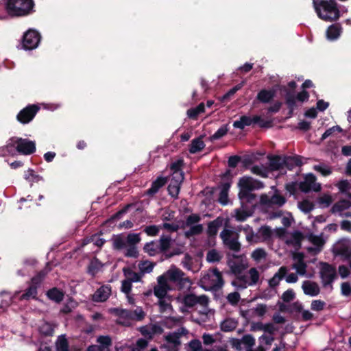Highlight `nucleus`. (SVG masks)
I'll return each instance as SVG.
<instances>
[{
  "instance_id": "obj_1",
  "label": "nucleus",
  "mask_w": 351,
  "mask_h": 351,
  "mask_svg": "<svg viewBox=\"0 0 351 351\" xmlns=\"http://www.w3.org/2000/svg\"><path fill=\"white\" fill-rule=\"evenodd\" d=\"M317 16L326 22L337 21L341 16V11L336 0H312Z\"/></svg>"
},
{
  "instance_id": "obj_2",
  "label": "nucleus",
  "mask_w": 351,
  "mask_h": 351,
  "mask_svg": "<svg viewBox=\"0 0 351 351\" xmlns=\"http://www.w3.org/2000/svg\"><path fill=\"white\" fill-rule=\"evenodd\" d=\"M34 0H7L5 10L11 16H25L35 12Z\"/></svg>"
},
{
  "instance_id": "obj_3",
  "label": "nucleus",
  "mask_w": 351,
  "mask_h": 351,
  "mask_svg": "<svg viewBox=\"0 0 351 351\" xmlns=\"http://www.w3.org/2000/svg\"><path fill=\"white\" fill-rule=\"evenodd\" d=\"M172 244V239L170 235L162 234L157 241H152L146 243L143 246V251L150 256H154L158 254H165L169 250Z\"/></svg>"
},
{
  "instance_id": "obj_4",
  "label": "nucleus",
  "mask_w": 351,
  "mask_h": 351,
  "mask_svg": "<svg viewBox=\"0 0 351 351\" xmlns=\"http://www.w3.org/2000/svg\"><path fill=\"white\" fill-rule=\"evenodd\" d=\"M48 271L46 269L38 271L31 280L27 282L28 287L24 291L20 297V300H29L38 299V289L40 287L41 284L45 278Z\"/></svg>"
},
{
  "instance_id": "obj_5",
  "label": "nucleus",
  "mask_w": 351,
  "mask_h": 351,
  "mask_svg": "<svg viewBox=\"0 0 351 351\" xmlns=\"http://www.w3.org/2000/svg\"><path fill=\"white\" fill-rule=\"evenodd\" d=\"M14 147L19 153L23 155H31L36 150L34 141L16 136L10 138L8 143L5 145V149L9 152Z\"/></svg>"
},
{
  "instance_id": "obj_6",
  "label": "nucleus",
  "mask_w": 351,
  "mask_h": 351,
  "mask_svg": "<svg viewBox=\"0 0 351 351\" xmlns=\"http://www.w3.org/2000/svg\"><path fill=\"white\" fill-rule=\"evenodd\" d=\"M161 276H165L167 282H171L176 284L178 290L184 289L186 284H189V286L191 284V279L186 276L185 273L174 265L171 266Z\"/></svg>"
},
{
  "instance_id": "obj_7",
  "label": "nucleus",
  "mask_w": 351,
  "mask_h": 351,
  "mask_svg": "<svg viewBox=\"0 0 351 351\" xmlns=\"http://www.w3.org/2000/svg\"><path fill=\"white\" fill-rule=\"evenodd\" d=\"M40 39L41 36L38 31L29 29L26 32H25L23 36V48L25 50L34 49L38 46Z\"/></svg>"
},
{
  "instance_id": "obj_8",
  "label": "nucleus",
  "mask_w": 351,
  "mask_h": 351,
  "mask_svg": "<svg viewBox=\"0 0 351 351\" xmlns=\"http://www.w3.org/2000/svg\"><path fill=\"white\" fill-rule=\"evenodd\" d=\"M40 110L38 105L29 104L19 111L16 115V120L23 125L28 124L34 119Z\"/></svg>"
},
{
  "instance_id": "obj_9",
  "label": "nucleus",
  "mask_w": 351,
  "mask_h": 351,
  "mask_svg": "<svg viewBox=\"0 0 351 351\" xmlns=\"http://www.w3.org/2000/svg\"><path fill=\"white\" fill-rule=\"evenodd\" d=\"M337 276L336 268L333 265L328 263H321L320 278L324 287L331 285Z\"/></svg>"
},
{
  "instance_id": "obj_10",
  "label": "nucleus",
  "mask_w": 351,
  "mask_h": 351,
  "mask_svg": "<svg viewBox=\"0 0 351 351\" xmlns=\"http://www.w3.org/2000/svg\"><path fill=\"white\" fill-rule=\"evenodd\" d=\"M233 232L230 230L224 229L220 233V237L226 246L232 251L239 252L241 250V243L238 241V235L232 237Z\"/></svg>"
},
{
  "instance_id": "obj_11",
  "label": "nucleus",
  "mask_w": 351,
  "mask_h": 351,
  "mask_svg": "<svg viewBox=\"0 0 351 351\" xmlns=\"http://www.w3.org/2000/svg\"><path fill=\"white\" fill-rule=\"evenodd\" d=\"M172 290L171 285L167 282L165 276L161 275L157 278V285L154 287L153 292L158 299H162L167 296H171L168 294L169 291Z\"/></svg>"
},
{
  "instance_id": "obj_12",
  "label": "nucleus",
  "mask_w": 351,
  "mask_h": 351,
  "mask_svg": "<svg viewBox=\"0 0 351 351\" xmlns=\"http://www.w3.org/2000/svg\"><path fill=\"white\" fill-rule=\"evenodd\" d=\"M299 189L304 193L311 191L318 192L321 190V186L316 183V177L313 173H308L305 176L304 180L300 182Z\"/></svg>"
},
{
  "instance_id": "obj_13",
  "label": "nucleus",
  "mask_w": 351,
  "mask_h": 351,
  "mask_svg": "<svg viewBox=\"0 0 351 351\" xmlns=\"http://www.w3.org/2000/svg\"><path fill=\"white\" fill-rule=\"evenodd\" d=\"M208 297L206 295L197 296L193 293H189L185 295L183 298V304L189 308H192L197 304L203 306H206L208 304Z\"/></svg>"
},
{
  "instance_id": "obj_14",
  "label": "nucleus",
  "mask_w": 351,
  "mask_h": 351,
  "mask_svg": "<svg viewBox=\"0 0 351 351\" xmlns=\"http://www.w3.org/2000/svg\"><path fill=\"white\" fill-rule=\"evenodd\" d=\"M111 293V287L109 285H102L93 295V300L96 302L106 301Z\"/></svg>"
},
{
  "instance_id": "obj_15",
  "label": "nucleus",
  "mask_w": 351,
  "mask_h": 351,
  "mask_svg": "<svg viewBox=\"0 0 351 351\" xmlns=\"http://www.w3.org/2000/svg\"><path fill=\"white\" fill-rule=\"evenodd\" d=\"M238 187L239 188V194L245 195L246 193L252 192L254 190L253 178L249 176L241 178L238 182Z\"/></svg>"
},
{
  "instance_id": "obj_16",
  "label": "nucleus",
  "mask_w": 351,
  "mask_h": 351,
  "mask_svg": "<svg viewBox=\"0 0 351 351\" xmlns=\"http://www.w3.org/2000/svg\"><path fill=\"white\" fill-rule=\"evenodd\" d=\"M231 187L230 182H220L219 184V188L220 189V192L218 197V202L223 205L226 206L229 202L228 193Z\"/></svg>"
},
{
  "instance_id": "obj_17",
  "label": "nucleus",
  "mask_w": 351,
  "mask_h": 351,
  "mask_svg": "<svg viewBox=\"0 0 351 351\" xmlns=\"http://www.w3.org/2000/svg\"><path fill=\"white\" fill-rule=\"evenodd\" d=\"M258 120V115H255L253 117L247 115H243L240 117L239 120L234 121L233 127L243 130L245 126H250L254 124V122H257Z\"/></svg>"
},
{
  "instance_id": "obj_18",
  "label": "nucleus",
  "mask_w": 351,
  "mask_h": 351,
  "mask_svg": "<svg viewBox=\"0 0 351 351\" xmlns=\"http://www.w3.org/2000/svg\"><path fill=\"white\" fill-rule=\"evenodd\" d=\"M302 288L304 294L310 296H316L320 292L319 285L313 281L304 280L302 283Z\"/></svg>"
},
{
  "instance_id": "obj_19",
  "label": "nucleus",
  "mask_w": 351,
  "mask_h": 351,
  "mask_svg": "<svg viewBox=\"0 0 351 351\" xmlns=\"http://www.w3.org/2000/svg\"><path fill=\"white\" fill-rule=\"evenodd\" d=\"M242 208H254L256 204V195L252 192L246 193L245 195L238 194Z\"/></svg>"
},
{
  "instance_id": "obj_20",
  "label": "nucleus",
  "mask_w": 351,
  "mask_h": 351,
  "mask_svg": "<svg viewBox=\"0 0 351 351\" xmlns=\"http://www.w3.org/2000/svg\"><path fill=\"white\" fill-rule=\"evenodd\" d=\"M268 160L271 171H281L284 169V156H269Z\"/></svg>"
},
{
  "instance_id": "obj_21",
  "label": "nucleus",
  "mask_w": 351,
  "mask_h": 351,
  "mask_svg": "<svg viewBox=\"0 0 351 351\" xmlns=\"http://www.w3.org/2000/svg\"><path fill=\"white\" fill-rule=\"evenodd\" d=\"M276 96L275 89H265L261 90L257 95L256 99L263 104H267L271 102Z\"/></svg>"
},
{
  "instance_id": "obj_22",
  "label": "nucleus",
  "mask_w": 351,
  "mask_h": 351,
  "mask_svg": "<svg viewBox=\"0 0 351 351\" xmlns=\"http://www.w3.org/2000/svg\"><path fill=\"white\" fill-rule=\"evenodd\" d=\"M167 182L165 177L159 176L155 180L151 185V187L146 191V194L149 196H153L157 193L160 188L164 186Z\"/></svg>"
},
{
  "instance_id": "obj_23",
  "label": "nucleus",
  "mask_w": 351,
  "mask_h": 351,
  "mask_svg": "<svg viewBox=\"0 0 351 351\" xmlns=\"http://www.w3.org/2000/svg\"><path fill=\"white\" fill-rule=\"evenodd\" d=\"M342 32V27L340 23H335L330 25L326 29V37L328 40L337 39Z\"/></svg>"
},
{
  "instance_id": "obj_24",
  "label": "nucleus",
  "mask_w": 351,
  "mask_h": 351,
  "mask_svg": "<svg viewBox=\"0 0 351 351\" xmlns=\"http://www.w3.org/2000/svg\"><path fill=\"white\" fill-rule=\"evenodd\" d=\"M302 165L301 157L300 156H284V167L291 171L296 167H300Z\"/></svg>"
},
{
  "instance_id": "obj_25",
  "label": "nucleus",
  "mask_w": 351,
  "mask_h": 351,
  "mask_svg": "<svg viewBox=\"0 0 351 351\" xmlns=\"http://www.w3.org/2000/svg\"><path fill=\"white\" fill-rule=\"evenodd\" d=\"M287 271L288 269L285 266L280 267L278 271L269 280V287L271 288H275L277 287L279 285L280 281L286 276Z\"/></svg>"
},
{
  "instance_id": "obj_26",
  "label": "nucleus",
  "mask_w": 351,
  "mask_h": 351,
  "mask_svg": "<svg viewBox=\"0 0 351 351\" xmlns=\"http://www.w3.org/2000/svg\"><path fill=\"white\" fill-rule=\"evenodd\" d=\"M351 206V202L348 199H342L335 203L330 208L332 214L341 213L348 210Z\"/></svg>"
},
{
  "instance_id": "obj_27",
  "label": "nucleus",
  "mask_w": 351,
  "mask_h": 351,
  "mask_svg": "<svg viewBox=\"0 0 351 351\" xmlns=\"http://www.w3.org/2000/svg\"><path fill=\"white\" fill-rule=\"evenodd\" d=\"M112 248L114 250L120 251L127 247L126 239L123 234H114L112 237Z\"/></svg>"
},
{
  "instance_id": "obj_28",
  "label": "nucleus",
  "mask_w": 351,
  "mask_h": 351,
  "mask_svg": "<svg viewBox=\"0 0 351 351\" xmlns=\"http://www.w3.org/2000/svg\"><path fill=\"white\" fill-rule=\"evenodd\" d=\"M103 267L101 262L97 258L94 257L89 263L87 267V273L92 277H95V275Z\"/></svg>"
},
{
  "instance_id": "obj_29",
  "label": "nucleus",
  "mask_w": 351,
  "mask_h": 351,
  "mask_svg": "<svg viewBox=\"0 0 351 351\" xmlns=\"http://www.w3.org/2000/svg\"><path fill=\"white\" fill-rule=\"evenodd\" d=\"M203 136L194 138L191 141L189 151L191 154H194L204 149L206 145L202 141Z\"/></svg>"
},
{
  "instance_id": "obj_30",
  "label": "nucleus",
  "mask_w": 351,
  "mask_h": 351,
  "mask_svg": "<svg viewBox=\"0 0 351 351\" xmlns=\"http://www.w3.org/2000/svg\"><path fill=\"white\" fill-rule=\"evenodd\" d=\"M46 295L51 300L54 301L56 303H60L64 299V293L57 287H53L49 289L47 291Z\"/></svg>"
},
{
  "instance_id": "obj_31",
  "label": "nucleus",
  "mask_w": 351,
  "mask_h": 351,
  "mask_svg": "<svg viewBox=\"0 0 351 351\" xmlns=\"http://www.w3.org/2000/svg\"><path fill=\"white\" fill-rule=\"evenodd\" d=\"M223 219L217 217L208 224L207 234L209 237L217 235L219 228L222 226Z\"/></svg>"
},
{
  "instance_id": "obj_32",
  "label": "nucleus",
  "mask_w": 351,
  "mask_h": 351,
  "mask_svg": "<svg viewBox=\"0 0 351 351\" xmlns=\"http://www.w3.org/2000/svg\"><path fill=\"white\" fill-rule=\"evenodd\" d=\"M280 90L281 91L286 93L285 99H286V104L287 106V108H295L296 107L297 98L295 97L294 94L291 93V91L289 90L288 88L285 86H280Z\"/></svg>"
},
{
  "instance_id": "obj_33",
  "label": "nucleus",
  "mask_w": 351,
  "mask_h": 351,
  "mask_svg": "<svg viewBox=\"0 0 351 351\" xmlns=\"http://www.w3.org/2000/svg\"><path fill=\"white\" fill-rule=\"evenodd\" d=\"M232 285L238 289H244L249 285L248 278L246 275L236 276L235 279L232 282Z\"/></svg>"
},
{
  "instance_id": "obj_34",
  "label": "nucleus",
  "mask_w": 351,
  "mask_h": 351,
  "mask_svg": "<svg viewBox=\"0 0 351 351\" xmlns=\"http://www.w3.org/2000/svg\"><path fill=\"white\" fill-rule=\"evenodd\" d=\"M205 111V106L204 103H200L198 106L195 108H189L187 110V116L189 119L193 120H197L198 116L204 112Z\"/></svg>"
},
{
  "instance_id": "obj_35",
  "label": "nucleus",
  "mask_w": 351,
  "mask_h": 351,
  "mask_svg": "<svg viewBox=\"0 0 351 351\" xmlns=\"http://www.w3.org/2000/svg\"><path fill=\"white\" fill-rule=\"evenodd\" d=\"M172 298V296H167L162 299H158V305L161 313H165L168 309L172 310V305L171 304Z\"/></svg>"
},
{
  "instance_id": "obj_36",
  "label": "nucleus",
  "mask_w": 351,
  "mask_h": 351,
  "mask_svg": "<svg viewBox=\"0 0 351 351\" xmlns=\"http://www.w3.org/2000/svg\"><path fill=\"white\" fill-rule=\"evenodd\" d=\"M189 227L190 228L184 232L185 237L188 239L202 234L204 230L202 224L192 225Z\"/></svg>"
},
{
  "instance_id": "obj_37",
  "label": "nucleus",
  "mask_w": 351,
  "mask_h": 351,
  "mask_svg": "<svg viewBox=\"0 0 351 351\" xmlns=\"http://www.w3.org/2000/svg\"><path fill=\"white\" fill-rule=\"evenodd\" d=\"M123 273L125 276L126 278L130 280L132 283L139 282L142 278V274L140 273H136L132 271L130 268H124Z\"/></svg>"
},
{
  "instance_id": "obj_38",
  "label": "nucleus",
  "mask_w": 351,
  "mask_h": 351,
  "mask_svg": "<svg viewBox=\"0 0 351 351\" xmlns=\"http://www.w3.org/2000/svg\"><path fill=\"white\" fill-rule=\"evenodd\" d=\"M56 348L57 351H69V341L64 335H60L58 337Z\"/></svg>"
},
{
  "instance_id": "obj_39",
  "label": "nucleus",
  "mask_w": 351,
  "mask_h": 351,
  "mask_svg": "<svg viewBox=\"0 0 351 351\" xmlns=\"http://www.w3.org/2000/svg\"><path fill=\"white\" fill-rule=\"evenodd\" d=\"M229 130L228 125H223L220 127L213 135L210 136V141H214L216 140H219L221 138L223 137L228 133Z\"/></svg>"
},
{
  "instance_id": "obj_40",
  "label": "nucleus",
  "mask_w": 351,
  "mask_h": 351,
  "mask_svg": "<svg viewBox=\"0 0 351 351\" xmlns=\"http://www.w3.org/2000/svg\"><path fill=\"white\" fill-rule=\"evenodd\" d=\"M112 312L114 314L121 318H127V319H133L134 318V313H132V311L114 308L112 309Z\"/></svg>"
},
{
  "instance_id": "obj_41",
  "label": "nucleus",
  "mask_w": 351,
  "mask_h": 351,
  "mask_svg": "<svg viewBox=\"0 0 351 351\" xmlns=\"http://www.w3.org/2000/svg\"><path fill=\"white\" fill-rule=\"evenodd\" d=\"M337 186L338 187L339 191L341 193L346 194L348 197L351 199V193L348 192V191L351 189L350 184L347 180H341L337 184Z\"/></svg>"
},
{
  "instance_id": "obj_42",
  "label": "nucleus",
  "mask_w": 351,
  "mask_h": 351,
  "mask_svg": "<svg viewBox=\"0 0 351 351\" xmlns=\"http://www.w3.org/2000/svg\"><path fill=\"white\" fill-rule=\"evenodd\" d=\"M180 334L178 332H173L170 333L165 337V340L167 343H169L171 345H174L173 347L179 346L181 344L180 340Z\"/></svg>"
},
{
  "instance_id": "obj_43",
  "label": "nucleus",
  "mask_w": 351,
  "mask_h": 351,
  "mask_svg": "<svg viewBox=\"0 0 351 351\" xmlns=\"http://www.w3.org/2000/svg\"><path fill=\"white\" fill-rule=\"evenodd\" d=\"M237 327V322L232 319H226L221 324V330L223 332H230Z\"/></svg>"
},
{
  "instance_id": "obj_44",
  "label": "nucleus",
  "mask_w": 351,
  "mask_h": 351,
  "mask_svg": "<svg viewBox=\"0 0 351 351\" xmlns=\"http://www.w3.org/2000/svg\"><path fill=\"white\" fill-rule=\"evenodd\" d=\"M167 190L169 195L172 197L177 198L180 191V184L171 180Z\"/></svg>"
},
{
  "instance_id": "obj_45",
  "label": "nucleus",
  "mask_w": 351,
  "mask_h": 351,
  "mask_svg": "<svg viewBox=\"0 0 351 351\" xmlns=\"http://www.w3.org/2000/svg\"><path fill=\"white\" fill-rule=\"evenodd\" d=\"M235 213V217L238 221H244L252 215V211L248 210L247 208L237 209Z\"/></svg>"
},
{
  "instance_id": "obj_46",
  "label": "nucleus",
  "mask_w": 351,
  "mask_h": 351,
  "mask_svg": "<svg viewBox=\"0 0 351 351\" xmlns=\"http://www.w3.org/2000/svg\"><path fill=\"white\" fill-rule=\"evenodd\" d=\"M299 208L304 213H308L313 210L315 208V205L313 202L308 199H304L298 204Z\"/></svg>"
},
{
  "instance_id": "obj_47",
  "label": "nucleus",
  "mask_w": 351,
  "mask_h": 351,
  "mask_svg": "<svg viewBox=\"0 0 351 351\" xmlns=\"http://www.w3.org/2000/svg\"><path fill=\"white\" fill-rule=\"evenodd\" d=\"M221 258L220 254L215 249L209 250L206 254V261L209 263L219 262Z\"/></svg>"
},
{
  "instance_id": "obj_48",
  "label": "nucleus",
  "mask_w": 351,
  "mask_h": 351,
  "mask_svg": "<svg viewBox=\"0 0 351 351\" xmlns=\"http://www.w3.org/2000/svg\"><path fill=\"white\" fill-rule=\"evenodd\" d=\"M97 342L99 343V345H98L99 346L107 350H110V347L112 346V339L108 335H101L98 337Z\"/></svg>"
},
{
  "instance_id": "obj_49",
  "label": "nucleus",
  "mask_w": 351,
  "mask_h": 351,
  "mask_svg": "<svg viewBox=\"0 0 351 351\" xmlns=\"http://www.w3.org/2000/svg\"><path fill=\"white\" fill-rule=\"evenodd\" d=\"M40 332L45 337H51L53 335L54 329L49 323L45 322L40 327Z\"/></svg>"
},
{
  "instance_id": "obj_50",
  "label": "nucleus",
  "mask_w": 351,
  "mask_h": 351,
  "mask_svg": "<svg viewBox=\"0 0 351 351\" xmlns=\"http://www.w3.org/2000/svg\"><path fill=\"white\" fill-rule=\"evenodd\" d=\"M270 200H271V206L272 205H277L278 206H283L285 203H286V198L277 193H275L271 197H270Z\"/></svg>"
},
{
  "instance_id": "obj_51",
  "label": "nucleus",
  "mask_w": 351,
  "mask_h": 351,
  "mask_svg": "<svg viewBox=\"0 0 351 351\" xmlns=\"http://www.w3.org/2000/svg\"><path fill=\"white\" fill-rule=\"evenodd\" d=\"M313 169L323 176H328L332 173L330 167L324 164L314 165Z\"/></svg>"
},
{
  "instance_id": "obj_52",
  "label": "nucleus",
  "mask_w": 351,
  "mask_h": 351,
  "mask_svg": "<svg viewBox=\"0 0 351 351\" xmlns=\"http://www.w3.org/2000/svg\"><path fill=\"white\" fill-rule=\"evenodd\" d=\"M160 226L150 225L143 229V232L149 237H156L159 234Z\"/></svg>"
},
{
  "instance_id": "obj_53",
  "label": "nucleus",
  "mask_w": 351,
  "mask_h": 351,
  "mask_svg": "<svg viewBox=\"0 0 351 351\" xmlns=\"http://www.w3.org/2000/svg\"><path fill=\"white\" fill-rule=\"evenodd\" d=\"M125 239L128 245H136L141 241L140 235L136 233H129Z\"/></svg>"
},
{
  "instance_id": "obj_54",
  "label": "nucleus",
  "mask_w": 351,
  "mask_h": 351,
  "mask_svg": "<svg viewBox=\"0 0 351 351\" xmlns=\"http://www.w3.org/2000/svg\"><path fill=\"white\" fill-rule=\"evenodd\" d=\"M154 267V264L148 261L141 262L138 264L139 269L142 274L150 273L152 271Z\"/></svg>"
},
{
  "instance_id": "obj_55",
  "label": "nucleus",
  "mask_w": 351,
  "mask_h": 351,
  "mask_svg": "<svg viewBox=\"0 0 351 351\" xmlns=\"http://www.w3.org/2000/svg\"><path fill=\"white\" fill-rule=\"evenodd\" d=\"M231 271L235 276L241 275L243 271L245 269V266L242 263H237L232 262V264H229Z\"/></svg>"
},
{
  "instance_id": "obj_56",
  "label": "nucleus",
  "mask_w": 351,
  "mask_h": 351,
  "mask_svg": "<svg viewBox=\"0 0 351 351\" xmlns=\"http://www.w3.org/2000/svg\"><path fill=\"white\" fill-rule=\"evenodd\" d=\"M131 206L132 204L125 205L122 209H121L120 210L114 213L113 215H112L111 217L106 222L113 221L119 219L123 216V215L125 214L128 212L129 208Z\"/></svg>"
},
{
  "instance_id": "obj_57",
  "label": "nucleus",
  "mask_w": 351,
  "mask_h": 351,
  "mask_svg": "<svg viewBox=\"0 0 351 351\" xmlns=\"http://www.w3.org/2000/svg\"><path fill=\"white\" fill-rule=\"evenodd\" d=\"M266 256V252L263 248H257L252 253V258L256 261H259L261 259L265 258Z\"/></svg>"
},
{
  "instance_id": "obj_58",
  "label": "nucleus",
  "mask_w": 351,
  "mask_h": 351,
  "mask_svg": "<svg viewBox=\"0 0 351 351\" xmlns=\"http://www.w3.org/2000/svg\"><path fill=\"white\" fill-rule=\"evenodd\" d=\"M249 274L250 278L249 285H256L258 282L260 276L258 270L255 267H252L250 269Z\"/></svg>"
},
{
  "instance_id": "obj_59",
  "label": "nucleus",
  "mask_w": 351,
  "mask_h": 351,
  "mask_svg": "<svg viewBox=\"0 0 351 351\" xmlns=\"http://www.w3.org/2000/svg\"><path fill=\"white\" fill-rule=\"evenodd\" d=\"M201 221V217L199 214H191L189 215L185 221L186 226H191Z\"/></svg>"
},
{
  "instance_id": "obj_60",
  "label": "nucleus",
  "mask_w": 351,
  "mask_h": 351,
  "mask_svg": "<svg viewBox=\"0 0 351 351\" xmlns=\"http://www.w3.org/2000/svg\"><path fill=\"white\" fill-rule=\"evenodd\" d=\"M125 256L130 258H138L139 253L136 245H128Z\"/></svg>"
},
{
  "instance_id": "obj_61",
  "label": "nucleus",
  "mask_w": 351,
  "mask_h": 351,
  "mask_svg": "<svg viewBox=\"0 0 351 351\" xmlns=\"http://www.w3.org/2000/svg\"><path fill=\"white\" fill-rule=\"evenodd\" d=\"M242 85L237 84L231 89H230L226 94L221 97L222 101H228L232 96H233L239 89H241Z\"/></svg>"
},
{
  "instance_id": "obj_62",
  "label": "nucleus",
  "mask_w": 351,
  "mask_h": 351,
  "mask_svg": "<svg viewBox=\"0 0 351 351\" xmlns=\"http://www.w3.org/2000/svg\"><path fill=\"white\" fill-rule=\"evenodd\" d=\"M242 343L246 346V348H252L255 344V339L252 335H245L241 338Z\"/></svg>"
},
{
  "instance_id": "obj_63",
  "label": "nucleus",
  "mask_w": 351,
  "mask_h": 351,
  "mask_svg": "<svg viewBox=\"0 0 351 351\" xmlns=\"http://www.w3.org/2000/svg\"><path fill=\"white\" fill-rule=\"evenodd\" d=\"M184 160L182 158H180L171 163L170 169L173 173H178V171H182V167L184 166Z\"/></svg>"
},
{
  "instance_id": "obj_64",
  "label": "nucleus",
  "mask_w": 351,
  "mask_h": 351,
  "mask_svg": "<svg viewBox=\"0 0 351 351\" xmlns=\"http://www.w3.org/2000/svg\"><path fill=\"white\" fill-rule=\"evenodd\" d=\"M295 297V294L293 289H289L285 291L282 295V300L285 302H289L292 301Z\"/></svg>"
}]
</instances>
